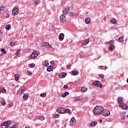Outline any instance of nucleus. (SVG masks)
Masks as SVG:
<instances>
[{
    "label": "nucleus",
    "instance_id": "nucleus-1",
    "mask_svg": "<svg viewBox=\"0 0 128 128\" xmlns=\"http://www.w3.org/2000/svg\"><path fill=\"white\" fill-rule=\"evenodd\" d=\"M104 110V108L102 106H97L93 110V112L94 114L98 115L102 114Z\"/></svg>",
    "mask_w": 128,
    "mask_h": 128
},
{
    "label": "nucleus",
    "instance_id": "nucleus-2",
    "mask_svg": "<svg viewBox=\"0 0 128 128\" xmlns=\"http://www.w3.org/2000/svg\"><path fill=\"white\" fill-rule=\"evenodd\" d=\"M38 56H40V52L38 51H36L34 52H33L30 56L29 58H30L31 60H34Z\"/></svg>",
    "mask_w": 128,
    "mask_h": 128
},
{
    "label": "nucleus",
    "instance_id": "nucleus-3",
    "mask_svg": "<svg viewBox=\"0 0 128 128\" xmlns=\"http://www.w3.org/2000/svg\"><path fill=\"white\" fill-rule=\"evenodd\" d=\"M12 14L13 16H18V8L15 7L12 10Z\"/></svg>",
    "mask_w": 128,
    "mask_h": 128
},
{
    "label": "nucleus",
    "instance_id": "nucleus-4",
    "mask_svg": "<svg viewBox=\"0 0 128 128\" xmlns=\"http://www.w3.org/2000/svg\"><path fill=\"white\" fill-rule=\"evenodd\" d=\"M110 114V113L109 111H108V110H104L102 111V116H108Z\"/></svg>",
    "mask_w": 128,
    "mask_h": 128
},
{
    "label": "nucleus",
    "instance_id": "nucleus-5",
    "mask_svg": "<svg viewBox=\"0 0 128 128\" xmlns=\"http://www.w3.org/2000/svg\"><path fill=\"white\" fill-rule=\"evenodd\" d=\"M42 46H45V48H52V45H50L48 42H42Z\"/></svg>",
    "mask_w": 128,
    "mask_h": 128
},
{
    "label": "nucleus",
    "instance_id": "nucleus-6",
    "mask_svg": "<svg viewBox=\"0 0 128 128\" xmlns=\"http://www.w3.org/2000/svg\"><path fill=\"white\" fill-rule=\"evenodd\" d=\"M22 92H26V88L24 86H22L18 91V94H22Z\"/></svg>",
    "mask_w": 128,
    "mask_h": 128
},
{
    "label": "nucleus",
    "instance_id": "nucleus-7",
    "mask_svg": "<svg viewBox=\"0 0 128 128\" xmlns=\"http://www.w3.org/2000/svg\"><path fill=\"white\" fill-rule=\"evenodd\" d=\"M94 86H96L98 88H102V83L100 82L97 80L93 83Z\"/></svg>",
    "mask_w": 128,
    "mask_h": 128
},
{
    "label": "nucleus",
    "instance_id": "nucleus-8",
    "mask_svg": "<svg viewBox=\"0 0 128 128\" xmlns=\"http://www.w3.org/2000/svg\"><path fill=\"white\" fill-rule=\"evenodd\" d=\"M10 124L11 122H10V121H6L1 124L0 126H6V128H8V126H10Z\"/></svg>",
    "mask_w": 128,
    "mask_h": 128
},
{
    "label": "nucleus",
    "instance_id": "nucleus-9",
    "mask_svg": "<svg viewBox=\"0 0 128 128\" xmlns=\"http://www.w3.org/2000/svg\"><path fill=\"white\" fill-rule=\"evenodd\" d=\"M60 22H63L64 24L66 22V16H64V15H62L60 16Z\"/></svg>",
    "mask_w": 128,
    "mask_h": 128
},
{
    "label": "nucleus",
    "instance_id": "nucleus-10",
    "mask_svg": "<svg viewBox=\"0 0 128 128\" xmlns=\"http://www.w3.org/2000/svg\"><path fill=\"white\" fill-rule=\"evenodd\" d=\"M58 112V114H66V111H64V110L62 108H59L57 110Z\"/></svg>",
    "mask_w": 128,
    "mask_h": 128
},
{
    "label": "nucleus",
    "instance_id": "nucleus-11",
    "mask_svg": "<svg viewBox=\"0 0 128 128\" xmlns=\"http://www.w3.org/2000/svg\"><path fill=\"white\" fill-rule=\"evenodd\" d=\"M70 122V124H72V126H74V124H76V118H74V117H72V118H71Z\"/></svg>",
    "mask_w": 128,
    "mask_h": 128
},
{
    "label": "nucleus",
    "instance_id": "nucleus-12",
    "mask_svg": "<svg viewBox=\"0 0 128 128\" xmlns=\"http://www.w3.org/2000/svg\"><path fill=\"white\" fill-rule=\"evenodd\" d=\"M120 108H122L123 110H128V106L126 104L122 103V104H119Z\"/></svg>",
    "mask_w": 128,
    "mask_h": 128
},
{
    "label": "nucleus",
    "instance_id": "nucleus-13",
    "mask_svg": "<svg viewBox=\"0 0 128 128\" xmlns=\"http://www.w3.org/2000/svg\"><path fill=\"white\" fill-rule=\"evenodd\" d=\"M66 76V73L64 72H62L60 74V78H64Z\"/></svg>",
    "mask_w": 128,
    "mask_h": 128
},
{
    "label": "nucleus",
    "instance_id": "nucleus-14",
    "mask_svg": "<svg viewBox=\"0 0 128 128\" xmlns=\"http://www.w3.org/2000/svg\"><path fill=\"white\" fill-rule=\"evenodd\" d=\"M59 40L60 41L64 40V33H61L59 34Z\"/></svg>",
    "mask_w": 128,
    "mask_h": 128
},
{
    "label": "nucleus",
    "instance_id": "nucleus-15",
    "mask_svg": "<svg viewBox=\"0 0 128 128\" xmlns=\"http://www.w3.org/2000/svg\"><path fill=\"white\" fill-rule=\"evenodd\" d=\"M68 12H70V7L64 10L63 14L66 15Z\"/></svg>",
    "mask_w": 128,
    "mask_h": 128
},
{
    "label": "nucleus",
    "instance_id": "nucleus-16",
    "mask_svg": "<svg viewBox=\"0 0 128 128\" xmlns=\"http://www.w3.org/2000/svg\"><path fill=\"white\" fill-rule=\"evenodd\" d=\"M96 124H98V122L96 121H94V122H92L90 123V126L92 128H94V127L96 126Z\"/></svg>",
    "mask_w": 128,
    "mask_h": 128
},
{
    "label": "nucleus",
    "instance_id": "nucleus-17",
    "mask_svg": "<svg viewBox=\"0 0 128 128\" xmlns=\"http://www.w3.org/2000/svg\"><path fill=\"white\" fill-rule=\"evenodd\" d=\"M42 64L44 66H46V67L48 66V65H49L48 61L45 60L43 62Z\"/></svg>",
    "mask_w": 128,
    "mask_h": 128
},
{
    "label": "nucleus",
    "instance_id": "nucleus-18",
    "mask_svg": "<svg viewBox=\"0 0 128 128\" xmlns=\"http://www.w3.org/2000/svg\"><path fill=\"white\" fill-rule=\"evenodd\" d=\"M28 96H30V94L28 93H26L23 96V98L24 100H28Z\"/></svg>",
    "mask_w": 128,
    "mask_h": 128
},
{
    "label": "nucleus",
    "instance_id": "nucleus-19",
    "mask_svg": "<svg viewBox=\"0 0 128 128\" xmlns=\"http://www.w3.org/2000/svg\"><path fill=\"white\" fill-rule=\"evenodd\" d=\"M114 44H110L108 48V50H110V51L114 50Z\"/></svg>",
    "mask_w": 128,
    "mask_h": 128
},
{
    "label": "nucleus",
    "instance_id": "nucleus-20",
    "mask_svg": "<svg viewBox=\"0 0 128 128\" xmlns=\"http://www.w3.org/2000/svg\"><path fill=\"white\" fill-rule=\"evenodd\" d=\"M85 22L87 24H91L90 18H86L85 20Z\"/></svg>",
    "mask_w": 128,
    "mask_h": 128
},
{
    "label": "nucleus",
    "instance_id": "nucleus-21",
    "mask_svg": "<svg viewBox=\"0 0 128 128\" xmlns=\"http://www.w3.org/2000/svg\"><path fill=\"white\" fill-rule=\"evenodd\" d=\"M89 42H90V39H88L83 42L82 46H86V44H88Z\"/></svg>",
    "mask_w": 128,
    "mask_h": 128
},
{
    "label": "nucleus",
    "instance_id": "nucleus-22",
    "mask_svg": "<svg viewBox=\"0 0 128 128\" xmlns=\"http://www.w3.org/2000/svg\"><path fill=\"white\" fill-rule=\"evenodd\" d=\"M110 22L113 24H118V21H116V20L115 18L111 20Z\"/></svg>",
    "mask_w": 128,
    "mask_h": 128
},
{
    "label": "nucleus",
    "instance_id": "nucleus-23",
    "mask_svg": "<svg viewBox=\"0 0 128 128\" xmlns=\"http://www.w3.org/2000/svg\"><path fill=\"white\" fill-rule=\"evenodd\" d=\"M122 100H124V98L122 97L118 98V103L120 104H122Z\"/></svg>",
    "mask_w": 128,
    "mask_h": 128
},
{
    "label": "nucleus",
    "instance_id": "nucleus-24",
    "mask_svg": "<svg viewBox=\"0 0 128 128\" xmlns=\"http://www.w3.org/2000/svg\"><path fill=\"white\" fill-rule=\"evenodd\" d=\"M68 94H70V92H66L62 94V98H66V96H68Z\"/></svg>",
    "mask_w": 128,
    "mask_h": 128
},
{
    "label": "nucleus",
    "instance_id": "nucleus-25",
    "mask_svg": "<svg viewBox=\"0 0 128 128\" xmlns=\"http://www.w3.org/2000/svg\"><path fill=\"white\" fill-rule=\"evenodd\" d=\"M53 67L52 66H48L46 70L47 72H52V70Z\"/></svg>",
    "mask_w": 128,
    "mask_h": 128
},
{
    "label": "nucleus",
    "instance_id": "nucleus-26",
    "mask_svg": "<svg viewBox=\"0 0 128 128\" xmlns=\"http://www.w3.org/2000/svg\"><path fill=\"white\" fill-rule=\"evenodd\" d=\"M14 78L16 82H18V79L20 78V75L18 74H15Z\"/></svg>",
    "mask_w": 128,
    "mask_h": 128
},
{
    "label": "nucleus",
    "instance_id": "nucleus-27",
    "mask_svg": "<svg viewBox=\"0 0 128 128\" xmlns=\"http://www.w3.org/2000/svg\"><path fill=\"white\" fill-rule=\"evenodd\" d=\"M72 76H78V72H77L76 70L72 71Z\"/></svg>",
    "mask_w": 128,
    "mask_h": 128
},
{
    "label": "nucleus",
    "instance_id": "nucleus-28",
    "mask_svg": "<svg viewBox=\"0 0 128 128\" xmlns=\"http://www.w3.org/2000/svg\"><path fill=\"white\" fill-rule=\"evenodd\" d=\"M88 90V88L86 87H82L81 88V91L82 92H86Z\"/></svg>",
    "mask_w": 128,
    "mask_h": 128
},
{
    "label": "nucleus",
    "instance_id": "nucleus-29",
    "mask_svg": "<svg viewBox=\"0 0 128 128\" xmlns=\"http://www.w3.org/2000/svg\"><path fill=\"white\" fill-rule=\"evenodd\" d=\"M12 28V25L10 24H8L6 26V28L8 30H10Z\"/></svg>",
    "mask_w": 128,
    "mask_h": 128
},
{
    "label": "nucleus",
    "instance_id": "nucleus-30",
    "mask_svg": "<svg viewBox=\"0 0 128 128\" xmlns=\"http://www.w3.org/2000/svg\"><path fill=\"white\" fill-rule=\"evenodd\" d=\"M120 118L122 120H124L126 118V113H122V114L120 115Z\"/></svg>",
    "mask_w": 128,
    "mask_h": 128
},
{
    "label": "nucleus",
    "instance_id": "nucleus-31",
    "mask_svg": "<svg viewBox=\"0 0 128 128\" xmlns=\"http://www.w3.org/2000/svg\"><path fill=\"white\" fill-rule=\"evenodd\" d=\"M0 90H1V92H3V94H6V90L4 87L1 88Z\"/></svg>",
    "mask_w": 128,
    "mask_h": 128
},
{
    "label": "nucleus",
    "instance_id": "nucleus-32",
    "mask_svg": "<svg viewBox=\"0 0 128 128\" xmlns=\"http://www.w3.org/2000/svg\"><path fill=\"white\" fill-rule=\"evenodd\" d=\"M33 4L34 6H38V4H40V0H36L33 2Z\"/></svg>",
    "mask_w": 128,
    "mask_h": 128
},
{
    "label": "nucleus",
    "instance_id": "nucleus-33",
    "mask_svg": "<svg viewBox=\"0 0 128 128\" xmlns=\"http://www.w3.org/2000/svg\"><path fill=\"white\" fill-rule=\"evenodd\" d=\"M40 96L42 98H46V92L42 93V94H40Z\"/></svg>",
    "mask_w": 128,
    "mask_h": 128
},
{
    "label": "nucleus",
    "instance_id": "nucleus-34",
    "mask_svg": "<svg viewBox=\"0 0 128 128\" xmlns=\"http://www.w3.org/2000/svg\"><path fill=\"white\" fill-rule=\"evenodd\" d=\"M124 36H122L121 37H120L118 38V40H120V42H124Z\"/></svg>",
    "mask_w": 128,
    "mask_h": 128
},
{
    "label": "nucleus",
    "instance_id": "nucleus-35",
    "mask_svg": "<svg viewBox=\"0 0 128 128\" xmlns=\"http://www.w3.org/2000/svg\"><path fill=\"white\" fill-rule=\"evenodd\" d=\"M64 111L65 112V114L67 112L68 114H70V110L68 108H66V110H64Z\"/></svg>",
    "mask_w": 128,
    "mask_h": 128
},
{
    "label": "nucleus",
    "instance_id": "nucleus-36",
    "mask_svg": "<svg viewBox=\"0 0 128 128\" xmlns=\"http://www.w3.org/2000/svg\"><path fill=\"white\" fill-rule=\"evenodd\" d=\"M16 42H10V46H16Z\"/></svg>",
    "mask_w": 128,
    "mask_h": 128
},
{
    "label": "nucleus",
    "instance_id": "nucleus-37",
    "mask_svg": "<svg viewBox=\"0 0 128 128\" xmlns=\"http://www.w3.org/2000/svg\"><path fill=\"white\" fill-rule=\"evenodd\" d=\"M38 118L39 120H44V117L43 116H40Z\"/></svg>",
    "mask_w": 128,
    "mask_h": 128
},
{
    "label": "nucleus",
    "instance_id": "nucleus-38",
    "mask_svg": "<svg viewBox=\"0 0 128 128\" xmlns=\"http://www.w3.org/2000/svg\"><path fill=\"white\" fill-rule=\"evenodd\" d=\"M1 51H2V52L4 54H6V50H4V48H2V49L1 50Z\"/></svg>",
    "mask_w": 128,
    "mask_h": 128
},
{
    "label": "nucleus",
    "instance_id": "nucleus-39",
    "mask_svg": "<svg viewBox=\"0 0 128 128\" xmlns=\"http://www.w3.org/2000/svg\"><path fill=\"white\" fill-rule=\"evenodd\" d=\"M29 66L30 68H34V66H36V64H34V63H32L30 64H29Z\"/></svg>",
    "mask_w": 128,
    "mask_h": 128
},
{
    "label": "nucleus",
    "instance_id": "nucleus-40",
    "mask_svg": "<svg viewBox=\"0 0 128 128\" xmlns=\"http://www.w3.org/2000/svg\"><path fill=\"white\" fill-rule=\"evenodd\" d=\"M20 54V50H18V51L16 52V56H18V54Z\"/></svg>",
    "mask_w": 128,
    "mask_h": 128
},
{
    "label": "nucleus",
    "instance_id": "nucleus-41",
    "mask_svg": "<svg viewBox=\"0 0 128 128\" xmlns=\"http://www.w3.org/2000/svg\"><path fill=\"white\" fill-rule=\"evenodd\" d=\"M70 68H72V65L68 64L66 66L67 70H70Z\"/></svg>",
    "mask_w": 128,
    "mask_h": 128
},
{
    "label": "nucleus",
    "instance_id": "nucleus-42",
    "mask_svg": "<svg viewBox=\"0 0 128 128\" xmlns=\"http://www.w3.org/2000/svg\"><path fill=\"white\" fill-rule=\"evenodd\" d=\"M27 74L29 76H32V72H30V70L27 71Z\"/></svg>",
    "mask_w": 128,
    "mask_h": 128
},
{
    "label": "nucleus",
    "instance_id": "nucleus-43",
    "mask_svg": "<svg viewBox=\"0 0 128 128\" xmlns=\"http://www.w3.org/2000/svg\"><path fill=\"white\" fill-rule=\"evenodd\" d=\"M4 10V6H0V12Z\"/></svg>",
    "mask_w": 128,
    "mask_h": 128
},
{
    "label": "nucleus",
    "instance_id": "nucleus-44",
    "mask_svg": "<svg viewBox=\"0 0 128 128\" xmlns=\"http://www.w3.org/2000/svg\"><path fill=\"white\" fill-rule=\"evenodd\" d=\"M114 42V40H111L110 41H109L108 42H106V44H112V42Z\"/></svg>",
    "mask_w": 128,
    "mask_h": 128
},
{
    "label": "nucleus",
    "instance_id": "nucleus-45",
    "mask_svg": "<svg viewBox=\"0 0 128 128\" xmlns=\"http://www.w3.org/2000/svg\"><path fill=\"white\" fill-rule=\"evenodd\" d=\"M100 78H104V75L102 74H100L99 75Z\"/></svg>",
    "mask_w": 128,
    "mask_h": 128
},
{
    "label": "nucleus",
    "instance_id": "nucleus-46",
    "mask_svg": "<svg viewBox=\"0 0 128 128\" xmlns=\"http://www.w3.org/2000/svg\"><path fill=\"white\" fill-rule=\"evenodd\" d=\"M1 104H2V106H6V101H2Z\"/></svg>",
    "mask_w": 128,
    "mask_h": 128
},
{
    "label": "nucleus",
    "instance_id": "nucleus-47",
    "mask_svg": "<svg viewBox=\"0 0 128 128\" xmlns=\"http://www.w3.org/2000/svg\"><path fill=\"white\" fill-rule=\"evenodd\" d=\"M60 118V114H56L55 115V118Z\"/></svg>",
    "mask_w": 128,
    "mask_h": 128
},
{
    "label": "nucleus",
    "instance_id": "nucleus-48",
    "mask_svg": "<svg viewBox=\"0 0 128 128\" xmlns=\"http://www.w3.org/2000/svg\"><path fill=\"white\" fill-rule=\"evenodd\" d=\"M14 106V104L12 103H10L8 106V108H12Z\"/></svg>",
    "mask_w": 128,
    "mask_h": 128
},
{
    "label": "nucleus",
    "instance_id": "nucleus-49",
    "mask_svg": "<svg viewBox=\"0 0 128 128\" xmlns=\"http://www.w3.org/2000/svg\"><path fill=\"white\" fill-rule=\"evenodd\" d=\"M64 88H68V86L66 85H65L64 86Z\"/></svg>",
    "mask_w": 128,
    "mask_h": 128
},
{
    "label": "nucleus",
    "instance_id": "nucleus-50",
    "mask_svg": "<svg viewBox=\"0 0 128 128\" xmlns=\"http://www.w3.org/2000/svg\"><path fill=\"white\" fill-rule=\"evenodd\" d=\"M72 12H70V13H69V15L70 16H72Z\"/></svg>",
    "mask_w": 128,
    "mask_h": 128
},
{
    "label": "nucleus",
    "instance_id": "nucleus-51",
    "mask_svg": "<svg viewBox=\"0 0 128 128\" xmlns=\"http://www.w3.org/2000/svg\"><path fill=\"white\" fill-rule=\"evenodd\" d=\"M54 60H52V61L50 62V64H54Z\"/></svg>",
    "mask_w": 128,
    "mask_h": 128
},
{
    "label": "nucleus",
    "instance_id": "nucleus-52",
    "mask_svg": "<svg viewBox=\"0 0 128 128\" xmlns=\"http://www.w3.org/2000/svg\"><path fill=\"white\" fill-rule=\"evenodd\" d=\"M106 69H108V66H105L104 70H106Z\"/></svg>",
    "mask_w": 128,
    "mask_h": 128
},
{
    "label": "nucleus",
    "instance_id": "nucleus-53",
    "mask_svg": "<svg viewBox=\"0 0 128 128\" xmlns=\"http://www.w3.org/2000/svg\"><path fill=\"white\" fill-rule=\"evenodd\" d=\"M2 34V31L0 30V34Z\"/></svg>",
    "mask_w": 128,
    "mask_h": 128
},
{
    "label": "nucleus",
    "instance_id": "nucleus-54",
    "mask_svg": "<svg viewBox=\"0 0 128 128\" xmlns=\"http://www.w3.org/2000/svg\"><path fill=\"white\" fill-rule=\"evenodd\" d=\"M100 122H102V120H100Z\"/></svg>",
    "mask_w": 128,
    "mask_h": 128
},
{
    "label": "nucleus",
    "instance_id": "nucleus-55",
    "mask_svg": "<svg viewBox=\"0 0 128 128\" xmlns=\"http://www.w3.org/2000/svg\"><path fill=\"white\" fill-rule=\"evenodd\" d=\"M25 128H30L28 126H26Z\"/></svg>",
    "mask_w": 128,
    "mask_h": 128
},
{
    "label": "nucleus",
    "instance_id": "nucleus-56",
    "mask_svg": "<svg viewBox=\"0 0 128 128\" xmlns=\"http://www.w3.org/2000/svg\"><path fill=\"white\" fill-rule=\"evenodd\" d=\"M2 93V90H0V94H1Z\"/></svg>",
    "mask_w": 128,
    "mask_h": 128
},
{
    "label": "nucleus",
    "instance_id": "nucleus-57",
    "mask_svg": "<svg viewBox=\"0 0 128 128\" xmlns=\"http://www.w3.org/2000/svg\"><path fill=\"white\" fill-rule=\"evenodd\" d=\"M1 56H2V54H1Z\"/></svg>",
    "mask_w": 128,
    "mask_h": 128
}]
</instances>
